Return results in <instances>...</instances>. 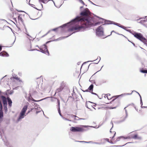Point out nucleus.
<instances>
[{"mask_svg":"<svg viewBox=\"0 0 147 147\" xmlns=\"http://www.w3.org/2000/svg\"><path fill=\"white\" fill-rule=\"evenodd\" d=\"M72 22H78V25H76L69 28L68 30V32L76 31V32L84 31L92 23L89 22L87 19H85L81 16H78L75 19L72 20Z\"/></svg>","mask_w":147,"mask_h":147,"instance_id":"1","label":"nucleus"},{"mask_svg":"<svg viewBox=\"0 0 147 147\" xmlns=\"http://www.w3.org/2000/svg\"><path fill=\"white\" fill-rule=\"evenodd\" d=\"M13 17L16 22H17L16 18H18V21L19 22L23 23L24 19V15L23 14H19L17 12H15L14 13H13Z\"/></svg>","mask_w":147,"mask_h":147,"instance_id":"2","label":"nucleus"},{"mask_svg":"<svg viewBox=\"0 0 147 147\" xmlns=\"http://www.w3.org/2000/svg\"><path fill=\"white\" fill-rule=\"evenodd\" d=\"M126 139H134L135 140L141 139V138L138 136V134L134 131H133L130 133L127 136L125 137Z\"/></svg>","mask_w":147,"mask_h":147,"instance_id":"3","label":"nucleus"},{"mask_svg":"<svg viewBox=\"0 0 147 147\" xmlns=\"http://www.w3.org/2000/svg\"><path fill=\"white\" fill-rule=\"evenodd\" d=\"M132 34L135 38L143 42H144V40H146V38H144L143 35L140 33H137L134 32L132 33Z\"/></svg>","mask_w":147,"mask_h":147,"instance_id":"4","label":"nucleus"},{"mask_svg":"<svg viewBox=\"0 0 147 147\" xmlns=\"http://www.w3.org/2000/svg\"><path fill=\"white\" fill-rule=\"evenodd\" d=\"M28 108V106L25 105L22 109L21 112H20L19 116L18 119L20 120L23 119L25 115V113L26 111Z\"/></svg>","mask_w":147,"mask_h":147,"instance_id":"5","label":"nucleus"},{"mask_svg":"<svg viewBox=\"0 0 147 147\" xmlns=\"http://www.w3.org/2000/svg\"><path fill=\"white\" fill-rule=\"evenodd\" d=\"M113 104L112 107H109L110 109H115L118 107L120 104V100L119 99H117L115 101L113 102H111Z\"/></svg>","mask_w":147,"mask_h":147,"instance_id":"6","label":"nucleus"},{"mask_svg":"<svg viewBox=\"0 0 147 147\" xmlns=\"http://www.w3.org/2000/svg\"><path fill=\"white\" fill-rule=\"evenodd\" d=\"M96 35L98 36H102L103 35L104 32L103 28L101 26H100L96 29Z\"/></svg>","mask_w":147,"mask_h":147,"instance_id":"7","label":"nucleus"},{"mask_svg":"<svg viewBox=\"0 0 147 147\" xmlns=\"http://www.w3.org/2000/svg\"><path fill=\"white\" fill-rule=\"evenodd\" d=\"M1 97L3 101V107L5 112H7V102L6 98L5 96H1Z\"/></svg>","mask_w":147,"mask_h":147,"instance_id":"8","label":"nucleus"},{"mask_svg":"<svg viewBox=\"0 0 147 147\" xmlns=\"http://www.w3.org/2000/svg\"><path fill=\"white\" fill-rule=\"evenodd\" d=\"M40 52L47 55H50L49 51L47 49V46L45 45H43V47L41 48H40Z\"/></svg>","mask_w":147,"mask_h":147,"instance_id":"9","label":"nucleus"},{"mask_svg":"<svg viewBox=\"0 0 147 147\" xmlns=\"http://www.w3.org/2000/svg\"><path fill=\"white\" fill-rule=\"evenodd\" d=\"M70 130L73 132H80L84 131V130L83 127H72Z\"/></svg>","mask_w":147,"mask_h":147,"instance_id":"10","label":"nucleus"},{"mask_svg":"<svg viewBox=\"0 0 147 147\" xmlns=\"http://www.w3.org/2000/svg\"><path fill=\"white\" fill-rule=\"evenodd\" d=\"M116 134V132L112 127L110 131L109 136L111 138V141H113L114 137Z\"/></svg>","mask_w":147,"mask_h":147,"instance_id":"11","label":"nucleus"},{"mask_svg":"<svg viewBox=\"0 0 147 147\" xmlns=\"http://www.w3.org/2000/svg\"><path fill=\"white\" fill-rule=\"evenodd\" d=\"M125 138V137H124L123 136H120L117 137L115 140L114 138L113 141H111L112 142V143H115L118 141H122L123 140L126 139Z\"/></svg>","mask_w":147,"mask_h":147,"instance_id":"12","label":"nucleus"},{"mask_svg":"<svg viewBox=\"0 0 147 147\" xmlns=\"http://www.w3.org/2000/svg\"><path fill=\"white\" fill-rule=\"evenodd\" d=\"M10 79L13 82H15V80H16L17 81H18L20 82H23L22 80H20V79L19 78L17 75L14 76L13 77H11Z\"/></svg>","mask_w":147,"mask_h":147,"instance_id":"13","label":"nucleus"},{"mask_svg":"<svg viewBox=\"0 0 147 147\" xmlns=\"http://www.w3.org/2000/svg\"><path fill=\"white\" fill-rule=\"evenodd\" d=\"M27 34V39H29V46L30 47V48H27L30 51L31 50L30 48L31 47V41L30 40H32L33 39V38L29 35L28 34Z\"/></svg>","mask_w":147,"mask_h":147,"instance_id":"14","label":"nucleus"},{"mask_svg":"<svg viewBox=\"0 0 147 147\" xmlns=\"http://www.w3.org/2000/svg\"><path fill=\"white\" fill-rule=\"evenodd\" d=\"M90 14V11L88 10L85 9L80 13V15L82 16H87Z\"/></svg>","mask_w":147,"mask_h":147,"instance_id":"15","label":"nucleus"},{"mask_svg":"<svg viewBox=\"0 0 147 147\" xmlns=\"http://www.w3.org/2000/svg\"><path fill=\"white\" fill-rule=\"evenodd\" d=\"M2 105H0V122L2 120L3 117V113L2 111Z\"/></svg>","mask_w":147,"mask_h":147,"instance_id":"16","label":"nucleus"},{"mask_svg":"<svg viewBox=\"0 0 147 147\" xmlns=\"http://www.w3.org/2000/svg\"><path fill=\"white\" fill-rule=\"evenodd\" d=\"M0 55L3 57H7L9 56V54L6 52L3 51L0 53Z\"/></svg>","mask_w":147,"mask_h":147,"instance_id":"17","label":"nucleus"},{"mask_svg":"<svg viewBox=\"0 0 147 147\" xmlns=\"http://www.w3.org/2000/svg\"><path fill=\"white\" fill-rule=\"evenodd\" d=\"M92 103L90 101H87L86 102V106L88 109H91V107H92Z\"/></svg>","mask_w":147,"mask_h":147,"instance_id":"18","label":"nucleus"},{"mask_svg":"<svg viewBox=\"0 0 147 147\" xmlns=\"http://www.w3.org/2000/svg\"><path fill=\"white\" fill-rule=\"evenodd\" d=\"M109 22H110L109 23L110 24H114L116 25L119 26V27L122 28L123 29H125V26H122V25H121L119 24H118V23H115L114 22H111V21H110Z\"/></svg>","mask_w":147,"mask_h":147,"instance_id":"19","label":"nucleus"},{"mask_svg":"<svg viewBox=\"0 0 147 147\" xmlns=\"http://www.w3.org/2000/svg\"><path fill=\"white\" fill-rule=\"evenodd\" d=\"M64 87L63 85H61L59 88L56 90V92L58 93L62 91L64 88Z\"/></svg>","mask_w":147,"mask_h":147,"instance_id":"20","label":"nucleus"},{"mask_svg":"<svg viewBox=\"0 0 147 147\" xmlns=\"http://www.w3.org/2000/svg\"><path fill=\"white\" fill-rule=\"evenodd\" d=\"M131 142H129L125 144L126 145V147H133V146L131 144ZM122 146H124L125 145V143L123 144H121Z\"/></svg>","mask_w":147,"mask_h":147,"instance_id":"21","label":"nucleus"},{"mask_svg":"<svg viewBox=\"0 0 147 147\" xmlns=\"http://www.w3.org/2000/svg\"><path fill=\"white\" fill-rule=\"evenodd\" d=\"M112 97L110 94H106L105 96V98H107L108 100L112 99Z\"/></svg>","mask_w":147,"mask_h":147,"instance_id":"22","label":"nucleus"},{"mask_svg":"<svg viewBox=\"0 0 147 147\" xmlns=\"http://www.w3.org/2000/svg\"><path fill=\"white\" fill-rule=\"evenodd\" d=\"M119 97V96H114L112 97V100L111 102H113V101H115L117 99H118V98Z\"/></svg>","mask_w":147,"mask_h":147,"instance_id":"23","label":"nucleus"},{"mask_svg":"<svg viewBox=\"0 0 147 147\" xmlns=\"http://www.w3.org/2000/svg\"><path fill=\"white\" fill-rule=\"evenodd\" d=\"M38 8H36L38 10H41L43 8V6L42 4H38Z\"/></svg>","mask_w":147,"mask_h":147,"instance_id":"24","label":"nucleus"},{"mask_svg":"<svg viewBox=\"0 0 147 147\" xmlns=\"http://www.w3.org/2000/svg\"><path fill=\"white\" fill-rule=\"evenodd\" d=\"M93 88V84H91L88 88V90H89V91H92Z\"/></svg>","mask_w":147,"mask_h":147,"instance_id":"25","label":"nucleus"},{"mask_svg":"<svg viewBox=\"0 0 147 147\" xmlns=\"http://www.w3.org/2000/svg\"><path fill=\"white\" fill-rule=\"evenodd\" d=\"M49 1V0H39L40 2H41L44 3H47Z\"/></svg>","mask_w":147,"mask_h":147,"instance_id":"26","label":"nucleus"},{"mask_svg":"<svg viewBox=\"0 0 147 147\" xmlns=\"http://www.w3.org/2000/svg\"><path fill=\"white\" fill-rule=\"evenodd\" d=\"M8 106H9V107H11L12 106V103L11 100L8 101Z\"/></svg>","mask_w":147,"mask_h":147,"instance_id":"27","label":"nucleus"},{"mask_svg":"<svg viewBox=\"0 0 147 147\" xmlns=\"http://www.w3.org/2000/svg\"><path fill=\"white\" fill-rule=\"evenodd\" d=\"M58 105L59 107V109H58V112H59V114L60 115H61V113L60 112V108H59V105H60V102L58 100Z\"/></svg>","mask_w":147,"mask_h":147,"instance_id":"28","label":"nucleus"},{"mask_svg":"<svg viewBox=\"0 0 147 147\" xmlns=\"http://www.w3.org/2000/svg\"><path fill=\"white\" fill-rule=\"evenodd\" d=\"M140 72L142 73H147V70H141L140 71Z\"/></svg>","mask_w":147,"mask_h":147,"instance_id":"29","label":"nucleus"},{"mask_svg":"<svg viewBox=\"0 0 147 147\" xmlns=\"http://www.w3.org/2000/svg\"><path fill=\"white\" fill-rule=\"evenodd\" d=\"M78 1L80 3L83 4L84 5H85V3L82 0H78Z\"/></svg>","mask_w":147,"mask_h":147,"instance_id":"30","label":"nucleus"},{"mask_svg":"<svg viewBox=\"0 0 147 147\" xmlns=\"http://www.w3.org/2000/svg\"><path fill=\"white\" fill-rule=\"evenodd\" d=\"M143 43L147 46V40L146 39V40H144V42H143Z\"/></svg>","mask_w":147,"mask_h":147,"instance_id":"31","label":"nucleus"},{"mask_svg":"<svg viewBox=\"0 0 147 147\" xmlns=\"http://www.w3.org/2000/svg\"><path fill=\"white\" fill-rule=\"evenodd\" d=\"M6 98V100H7V101H9L10 100H11V99L9 98V97H7Z\"/></svg>","mask_w":147,"mask_h":147,"instance_id":"32","label":"nucleus"},{"mask_svg":"<svg viewBox=\"0 0 147 147\" xmlns=\"http://www.w3.org/2000/svg\"><path fill=\"white\" fill-rule=\"evenodd\" d=\"M126 116H125L124 117H123V120H122V121H124L126 118Z\"/></svg>","mask_w":147,"mask_h":147,"instance_id":"33","label":"nucleus"},{"mask_svg":"<svg viewBox=\"0 0 147 147\" xmlns=\"http://www.w3.org/2000/svg\"><path fill=\"white\" fill-rule=\"evenodd\" d=\"M32 101H34V102H37V100H34V99L33 98H32Z\"/></svg>","mask_w":147,"mask_h":147,"instance_id":"34","label":"nucleus"},{"mask_svg":"<svg viewBox=\"0 0 147 147\" xmlns=\"http://www.w3.org/2000/svg\"><path fill=\"white\" fill-rule=\"evenodd\" d=\"M12 91H10V92H9V94H12Z\"/></svg>","mask_w":147,"mask_h":147,"instance_id":"35","label":"nucleus"},{"mask_svg":"<svg viewBox=\"0 0 147 147\" xmlns=\"http://www.w3.org/2000/svg\"><path fill=\"white\" fill-rule=\"evenodd\" d=\"M8 91H9L8 90H7V91L6 92V93H5V94L6 95H7V93H8L7 92Z\"/></svg>","mask_w":147,"mask_h":147,"instance_id":"36","label":"nucleus"},{"mask_svg":"<svg viewBox=\"0 0 147 147\" xmlns=\"http://www.w3.org/2000/svg\"><path fill=\"white\" fill-rule=\"evenodd\" d=\"M2 50V47L1 46H0V51H1Z\"/></svg>","mask_w":147,"mask_h":147,"instance_id":"37","label":"nucleus"},{"mask_svg":"<svg viewBox=\"0 0 147 147\" xmlns=\"http://www.w3.org/2000/svg\"><path fill=\"white\" fill-rule=\"evenodd\" d=\"M106 140L107 141H108V142H110L109 141V139H107V138Z\"/></svg>","mask_w":147,"mask_h":147,"instance_id":"38","label":"nucleus"},{"mask_svg":"<svg viewBox=\"0 0 147 147\" xmlns=\"http://www.w3.org/2000/svg\"><path fill=\"white\" fill-rule=\"evenodd\" d=\"M77 142H84V141H77Z\"/></svg>","mask_w":147,"mask_h":147,"instance_id":"39","label":"nucleus"},{"mask_svg":"<svg viewBox=\"0 0 147 147\" xmlns=\"http://www.w3.org/2000/svg\"><path fill=\"white\" fill-rule=\"evenodd\" d=\"M82 67H83V65H82V66H81V69H82Z\"/></svg>","mask_w":147,"mask_h":147,"instance_id":"40","label":"nucleus"},{"mask_svg":"<svg viewBox=\"0 0 147 147\" xmlns=\"http://www.w3.org/2000/svg\"><path fill=\"white\" fill-rule=\"evenodd\" d=\"M114 32V31H112L111 32V33H112V32Z\"/></svg>","mask_w":147,"mask_h":147,"instance_id":"41","label":"nucleus"},{"mask_svg":"<svg viewBox=\"0 0 147 147\" xmlns=\"http://www.w3.org/2000/svg\"><path fill=\"white\" fill-rule=\"evenodd\" d=\"M135 109H136L137 110V111H138V109H136V108H135Z\"/></svg>","mask_w":147,"mask_h":147,"instance_id":"42","label":"nucleus"},{"mask_svg":"<svg viewBox=\"0 0 147 147\" xmlns=\"http://www.w3.org/2000/svg\"><path fill=\"white\" fill-rule=\"evenodd\" d=\"M138 94L140 96V94H139L138 93Z\"/></svg>","mask_w":147,"mask_h":147,"instance_id":"43","label":"nucleus"},{"mask_svg":"<svg viewBox=\"0 0 147 147\" xmlns=\"http://www.w3.org/2000/svg\"><path fill=\"white\" fill-rule=\"evenodd\" d=\"M126 107L125 108H124V109H126Z\"/></svg>","mask_w":147,"mask_h":147,"instance_id":"44","label":"nucleus"},{"mask_svg":"<svg viewBox=\"0 0 147 147\" xmlns=\"http://www.w3.org/2000/svg\"><path fill=\"white\" fill-rule=\"evenodd\" d=\"M140 110L139 111V112H140Z\"/></svg>","mask_w":147,"mask_h":147,"instance_id":"45","label":"nucleus"},{"mask_svg":"<svg viewBox=\"0 0 147 147\" xmlns=\"http://www.w3.org/2000/svg\"><path fill=\"white\" fill-rule=\"evenodd\" d=\"M74 116L75 117H76V116Z\"/></svg>","mask_w":147,"mask_h":147,"instance_id":"46","label":"nucleus"}]
</instances>
